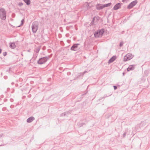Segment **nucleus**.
Returning <instances> with one entry per match:
<instances>
[{
    "label": "nucleus",
    "instance_id": "nucleus-1",
    "mask_svg": "<svg viewBox=\"0 0 150 150\" xmlns=\"http://www.w3.org/2000/svg\"><path fill=\"white\" fill-rule=\"evenodd\" d=\"M105 29L104 28L98 30L94 33V36L96 38H101L103 35Z\"/></svg>",
    "mask_w": 150,
    "mask_h": 150
},
{
    "label": "nucleus",
    "instance_id": "nucleus-2",
    "mask_svg": "<svg viewBox=\"0 0 150 150\" xmlns=\"http://www.w3.org/2000/svg\"><path fill=\"white\" fill-rule=\"evenodd\" d=\"M39 23L38 21L34 22L32 25V32L35 33L37 31L38 28Z\"/></svg>",
    "mask_w": 150,
    "mask_h": 150
},
{
    "label": "nucleus",
    "instance_id": "nucleus-3",
    "mask_svg": "<svg viewBox=\"0 0 150 150\" xmlns=\"http://www.w3.org/2000/svg\"><path fill=\"white\" fill-rule=\"evenodd\" d=\"M50 57L48 56V57H44L41 58L39 59L37 62L38 64H42L45 63L49 59Z\"/></svg>",
    "mask_w": 150,
    "mask_h": 150
},
{
    "label": "nucleus",
    "instance_id": "nucleus-4",
    "mask_svg": "<svg viewBox=\"0 0 150 150\" xmlns=\"http://www.w3.org/2000/svg\"><path fill=\"white\" fill-rule=\"evenodd\" d=\"M0 16L1 19L5 20L6 17V11L4 8H1L0 9Z\"/></svg>",
    "mask_w": 150,
    "mask_h": 150
},
{
    "label": "nucleus",
    "instance_id": "nucleus-5",
    "mask_svg": "<svg viewBox=\"0 0 150 150\" xmlns=\"http://www.w3.org/2000/svg\"><path fill=\"white\" fill-rule=\"evenodd\" d=\"M137 2L138 1L137 0L132 2L127 6V8L129 9L132 8L137 4Z\"/></svg>",
    "mask_w": 150,
    "mask_h": 150
},
{
    "label": "nucleus",
    "instance_id": "nucleus-6",
    "mask_svg": "<svg viewBox=\"0 0 150 150\" xmlns=\"http://www.w3.org/2000/svg\"><path fill=\"white\" fill-rule=\"evenodd\" d=\"M133 58V56L132 54H128L124 56L123 58V61L126 62L129 60Z\"/></svg>",
    "mask_w": 150,
    "mask_h": 150
},
{
    "label": "nucleus",
    "instance_id": "nucleus-7",
    "mask_svg": "<svg viewBox=\"0 0 150 150\" xmlns=\"http://www.w3.org/2000/svg\"><path fill=\"white\" fill-rule=\"evenodd\" d=\"M79 45V44H74L71 47V50L73 51H77L78 49V45Z\"/></svg>",
    "mask_w": 150,
    "mask_h": 150
},
{
    "label": "nucleus",
    "instance_id": "nucleus-8",
    "mask_svg": "<svg viewBox=\"0 0 150 150\" xmlns=\"http://www.w3.org/2000/svg\"><path fill=\"white\" fill-rule=\"evenodd\" d=\"M122 4L118 3L116 4L113 7L114 10H116L120 8Z\"/></svg>",
    "mask_w": 150,
    "mask_h": 150
},
{
    "label": "nucleus",
    "instance_id": "nucleus-9",
    "mask_svg": "<svg viewBox=\"0 0 150 150\" xmlns=\"http://www.w3.org/2000/svg\"><path fill=\"white\" fill-rule=\"evenodd\" d=\"M99 17H94L93 20H92L91 22V25H93L95 23V21L96 22H98L99 21Z\"/></svg>",
    "mask_w": 150,
    "mask_h": 150
},
{
    "label": "nucleus",
    "instance_id": "nucleus-10",
    "mask_svg": "<svg viewBox=\"0 0 150 150\" xmlns=\"http://www.w3.org/2000/svg\"><path fill=\"white\" fill-rule=\"evenodd\" d=\"M117 57L115 55H114L111 57L109 60L108 63L109 64L113 62L116 59Z\"/></svg>",
    "mask_w": 150,
    "mask_h": 150
},
{
    "label": "nucleus",
    "instance_id": "nucleus-11",
    "mask_svg": "<svg viewBox=\"0 0 150 150\" xmlns=\"http://www.w3.org/2000/svg\"><path fill=\"white\" fill-rule=\"evenodd\" d=\"M96 8L98 10L102 9L103 8H104L103 5H102L98 4L96 5Z\"/></svg>",
    "mask_w": 150,
    "mask_h": 150
},
{
    "label": "nucleus",
    "instance_id": "nucleus-12",
    "mask_svg": "<svg viewBox=\"0 0 150 150\" xmlns=\"http://www.w3.org/2000/svg\"><path fill=\"white\" fill-rule=\"evenodd\" d=\"M134 69V65H132L129 66V67L127 69V71H129L131 70H133Z\"/></svg>",
    "mask_w": 150,
    "mask_h": 150
},
{
    "label": "nucleus",
    "instance_id": "nucleus-13",
    "mask_svg": "<svg viewBox=\"0 0 150 150\" xmlns=\"http://www.w3.org/2000/svg\"><path fill=\"white\" fill-rule=\"evenodd\" d=\"M35 120V118L33 116H31L29 117L27 120V122L28 123H30Z\"/></svg>",
    "mask_w": 150,
    "mask_h": 150
},
{
    "label": "nucleus",
    "instance_id": "nucleus-14",
    "mask_svg": "<svg viewBox=\"0 0 150 150\" xmlns=\"http://www.w3.org/2000/svg\"><path fill=\"white\" fill-rule=\"evenodd\" d=\"M9 46L10 47L11 49H14L16 47V46L15 45V43L14 42H11L9 44Z\"/></svg>",
    "mask_w": 150,
    "mask_h": 150
},
{
    "label": "nucleus",
    "instance_id": "nucleus-15",
    "mask_svg": "<svg viewBox=\"0 0 150 150\" xmlns=\"http://www.w3.org/2000/svg\"><path fill=\"white\" fill-rule=\"evenodd\" d=\"M130 133V130L128 131V129L125 130V132L123 134V137H124L126 135H129Z\"/></svg>",
    "mask_w": 150,
    "mask_h": 150
},
{
    "label": "nucleus",
    "instance_id": "nucleus-16",
    "mask_svg": "<svg viewBox=\"0 0 150 150\" xmlns=\"http://www.w3.org/2000/svg\"><path fill=\"white\" fill-rule=\"evenodd\" d=\"M24 2L26 4L29 5L30 4V0H23Z\"/></svg>",
    "mask_w": 150,
    "mask_h": 150
},
{
    "label": "nucleus",
    "instance_id": "nucleus-17",
    "mask_svg": "<svg viewBox=\"0 0 150 150\" xmlns=\"http://www.w3.org/2000/svg\"><path fill=\"white\" fill-rule=\"evenodd\" d=\"M146 122L145 121H143L141 123H140L139 125H138L139 127H142L143 126H144L146 125Z\"/></svg>",
    "mask_w": 150,
    "mask_h": 150
},
{
    "label": "nucleus",
    "instance_id": "nucleus-18",
    "mask_svg": "<svg viewBox=\"0 0 150 150\" xmlns=\"http://www.w3.org/2000/svg\"><path fill=\"white\" fill-rule=\"evenodd\" d=\"M86 72V71H85L83 73V74H81V73H80V74H79L78 75V78H82L83 76V74L85 73V72Z\"/></svg>",
    "mask_w": 150,
    "mask_h": 150
},
{
    "label": "nucleus",
    "instance_id": "nucleus-19",
    "mask_svg": "<svg viewBox=\"0 0 150 150\" xmlns=\"http://www.w3.org/2000/svg\"><path fill=\"white\" fill-rule=\"evenodd\" d=\"M86 6L87 7V9L88 10L91 7L89 6V4L88 2H86L85 4Z\"/></svg>",
    "mask_w": 150,
    "mask_h": 150
},
{
    "label": "nucleus",
    "instance_id": "nucleus-20",
    "mask_svg": "<svg viewBox=\"0 0 150 150\" xmlns=\"http://www.w3.org/2000/svg\"><path fill=\"white\" fill-rule=\"evenodd\" d=\"M111 4V3H109L108 4H103V7L104 8L105 7H108V6H110Z\"/></svg>",
    "mask_w": 150,
    "mask_h": 150
},
{
    "label": "nucleus",
    "instance_id": "nucleus-21",
    "mask_svg": "<svg viewBox=\"0 0 150 150\" xmlns=\"http://www.w3.org/2000/svg\"><path fill=\"white\" fill-rule=\"evenodd\" d=\"M111 94H110V95H108V96H107L106 95H104V96H103V97H100V99H99V100H102V99H103V98H106V97H107L109 96H111Z\"/></svg>",
    "mask_w": 150,
    "mask_h": 150
},
{
    "label": "nucleus",
    "instance_id": "nucleus-22",
    "mask_svg": "<svg viewBox=\"0 0 150 150\" xmlns=\"http://www.w3.org/2000/svg\"><path fill=\"white\" fill-rule=\"evenodd\" d=\"M24 19H23L21 21V24L19 26H18V27L21 26L23 25L24 23Z\"/></svg>",
    "mask_w": 150,
    "mask_h": 150
},
{
    "label": "nucleus",
    "instance_id": "nucleus-23",
    "mask_svg": "<svg viewBox=\"0 0 150 150\" xmlns=\"http://www.w3.org/2000/svg\"><path fill=\"white\" fill-rule=\"evenodd\" d=\"M66 113H67V112H64V113H62L60 115V116H66Z\"/></svg>",
    "mask_w": 150,
    "mask_h": 150
},
{
    "label": "nucleus",
    "instance_id": "nucleus-24",
    "mask_svg": "<svg viewBox=\"0 0 150 150\" xmlns=\"http://www.w3.org/2000/svg\"><path fill=\"white\" fill-rule=\"evenodd\" d=\"M123 44V42H120V45H119V46L120 47H121L122 46Z\"/></svg>",
    "mask_w": 150,
    "mask_h": 150
},
{
    "label": "nucleus",
    "instance_id": "nucleus-25",
    "mask_svg": "<svg viewBox=\"0 0 150 150\" xmlns=\"http://www.w3.org/2000/svg\"><path fill=\"white\" fill-rule=\"evenodd\" d=\"M67 112V113H66V116H68L70 114V112L69 111H67V112Z\"/></svg>",
    "mask_w": 150,
    "mask_h": 150
},
{
    "label": "nucleus",
    "instance_id": "nucleus-26",
    "mask_svg": "<svg viewBox=\"0 0 150 150\" xmlns=\"http://www.w3.org/2000/svg\"><path fill=\"white\" fill-rule=\"evenodd\" d=\"M40 49L39 48L36 49V52L37 53H38L39 52V51H40Z\"/></svg>",
    "mask_w": 150,
    "mask_h": 150
},
{
    "label": "nucleus",
    "instance_id": "nucleus-27",
    "mask_svg": "<svg viewBox=\"0 0 150 150\" xmlns=\"http://www.w3.org/2000/svg\"><path fill=\"white\" fill-rule=\"evenodd\" d=\"M23 4L22 3H19L18 4V6H22L23 5Z\"/></svg>",
    "mask_w": 150,
    "mask_h": 150
},
{
    "label": "nucleus",
    "instance_id": "nucleus-28",
    "mask_svg": "<svg viewBox=\"0 0 150 150\" xmlns=\"http://www.w3.org/2000/svg\"><path fill=\"white\" fill-rule=\"evenodd\" d=\"M7 54V53L6 52H4L3 53V55L4 56H6Z\"/></svg>",
    "mask_w": 150,
    "mask_h": 150
},
{
    "label": "nucleus",
    "instance_id": "nucleus-29",
    "mask_svg": "<svg viewBox=\"0 0 150 150\" xmlns=\"http://www.w3.org/2000/svg\"><path fill=\"white\" fill-rule=\"evenodd\" d=\"M113 87H114V90H116L117 88V87L116 86H114Z\"/></svg>",
    "mask_w": 150,
    "mask_h": 150
},
{
    "label": "nucleus",
    "instance_id": "nucleus-30",
    "mask_svg": "<svg viewBox=\"0 0 150 150\" xmlns=\"http://www.w3.org/2000/svg\"><path fill=\"white\" fill-rule=\"evenodd\" d=\"M10 101L11 102H13V100L12 98H11L10 99Z\"/></svg>",
    "mask_w": 150,
    "mask_h": 150
},
{
    "label": "nucleus",
    "instance_id": "nucleus-31",
    "mask_svg": "<svg viewBox=\"0 0 150 150\" xmlns=\"http://www.w3.org/2000/svg\"><path fill=\"white\" fill-rule=\"evenodd\" d=\"M3 136V134H0V137H2Z\"/></svg>",
    "mask_w": 150,
    "mask_h": 150
},
{
    "label": "nucleus",
    "instance_id": "nucleus-32",
    "mask_svg": "<svg viewBox=\"0 0 150 150\" xmlns=\"http://www.w3.org/2000/svg\"><path fill=\"white\" fill-rule=\"evenodd\" d=\"M127 0H122V1L124 2L126 1Z\"/></svg>",
    "mask_w": 150,
    "mask_h": 150
},
{
    "label": "nucleus",
    "instance_id": "nucleus-33",
    "mask_svg": "<svg viewBox=\"0 0 150 150\" xmlns=\"http://www.w3.org/2000/svg\"><path fill=\"white\" fill-rule=\"evenodd\" d=\"M2 50L0 48V54L1 53Z\"/></svg>",
    "mask_w": 150,
    "mask_h": 150
},
{
    "label": "nucleus",
    "instance_id": "nucleus-34",
    "mask_svg": "<svg viewBox=\"0 0 150 150\" xmlns=\"http://www.w3.org/2000/svg\"><path fill=\"white\" fill-rule=\"evenodd\" d=\"M85 124V123H82V126L83 125H84Z\"/></svg>",
    "mask_w": 150,
    "mask_h": 150
},
{
    "label": "nucleus",
    "instance_id": "nucleus-35",
    "mask_svg": "<svg viewBox=\"0 0 150 150\" xmlns=\"http://www.w3.org/2000/svg\"><path fill=\"white\" fill-rule=\"evenodd\" d=\"M122 74H123V76H124L125 74V73L124 72H123V73H122Z\"/></svg>",
    "mask_w": 150,
    "mask_h": 150
},
{
    "label": "nucleus",
    "instance_id": "nucleus-36",
    "mask_svg": "<svg viewBox=\"0 0 150 150\" xmlns=\"http://www.w3.org/2000/svg\"><path fill=\"white\" fill-rule=\"evenodd\" d=\"M69 73L70 74V72H68L67 74H68Z\"/></svg>",
    "mask_w": 150,
    "mask_h": 150
},
{
    "label": "nucleus",
    "instance_id": "nucleus-37",
    "mask_svg": "<svg viewBox=\"0 0 150 150\" xmlns=\"http://www.w3.org/2000/svg\"><path fill=\"white\" fill-rule=\"evenodd\" d=\"M2 145H0V146H2Z\"/></svg>",
    "mask_w": 150,
    "mask_h": 150
},
{
    "label": "nucleus",
    "instance_id": "nucleus-38",
    "mask_svg": "<svg viewBox=\"0 0 150 150\" xmlns=\"http://www.w3.org/2000/svg\"><path fill=\"white\" fill-rule=\"evenodd\" d=\"M12 84H14V83H12Z\"/></svg>",
    "mask_w": 150,
    "mask_h": 150
},
{
    "label": "nucleus",
    "instance_id": "nucleus-39",
    "mask_svg": "<svg viewBox=\"0 0 150 150\" xmlns=\"http://www.w3.org/2000/svg\"><path fill=\"white\" fill-rule=\"evenodd\" d=\"M70 23H68V24H69Z\"/></svg>",
    "mask_w": 150,
    "mask_h": 150
}]
</instances>
